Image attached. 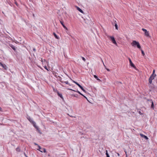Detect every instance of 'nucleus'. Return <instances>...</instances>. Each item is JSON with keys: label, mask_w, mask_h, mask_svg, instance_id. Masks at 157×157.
<instances>
[{"label": "nucleus", "mask_w": 157, "mask_h": 157, "mask_svg": "<svg viewBox=\"0 0 157 157\" xmlns=\"http://www.w3.org/2000/svg\"><path fill=\"white\" fill-rule=\"evenodd\" d=\"M60 23L61 24L63 27L66 29L67 30V27L64 24V22L63 21H60Z\"/></svg>", "instance_id": "obj_11"}, {"label": "nucleus", "mask_w": 157, "mask_h": 157, "mask_svg": "<svg viewBox=\"0 0 157 157\" xmlns=\"http://www.w3.org/2000/svg\"><path fill=\"white\" fill-rule=\"evenodd\" d=\"M33 50L34 52H35L36 51V49L35 48H33Z\"/></svg>", "instance_id": "obj_35"}, {"label": "nucleus", "mask_w": 157, "mask_h": 157, "mask_svg": "<svg viewBox=\"0 0 157 157\" xmlns=\"http://www.w3.org/2000/svg\"><path fill=\"white\" fill-rule=\"evenodd\" d=\"M71 96H73V97H78V94H72Z\"/></svg>", "instance_id": "obj_22"}, {"label": "nucleus", "mask_w": 157, "mask_h": 157, "mask_svg": "<svg viewBox=\"0 0 157 157\" xmlns=\"http://www.w3.org/2000/svg\"><path fill=\"white\" fill-rule=\"evenodd\" d=\"M0 111H2V108L0 107Z\"/></svg>", "instance_id": "obj_40"}, {"label": "nucleus", "mask_w": 157, "mask_h": 157, "mask_svg": "<svg viewBox=\"0 0 157 157\" xmlns=\"http://www.w3.org/2000/svg\"><path fill=\"white\" fill-rule=\"evenodd\" d=\"M0 65L4 69L6 70L7 69V67L5 64H3L0 62Z\"/></svg>", "instance_id": "obj_8"}, {"label": "nucleus", "mask_w": 157, "mask_h": 157, "mask_svg": "<svg viewBox=\"0 0 157 157\" xmlns=\"http://www.w3.org/2000/svg\"><path fill=\"white\" fill-rule=\"evenodd\" d=\"M145 35L147 37L150 36L149 32L148 31H147L146 32H145Z\"/></svg>", "instance_id": "obj_20"}, {"label": "nucleus", "mask_w": 157, "mask_h": 157, "mask_svg": "<svg viewBox=\"0 0 157 157\" xmlns=\"http://www.w3.org/2000/svg\"><path fill=\"white\" fill-rule=\"evenodd\" d=\"M125 153V154H126V157H127V152L126 151H124Z\"/></svg>", "instance_id": "obj_37"}, {"label": "nucleus", "mask_w": 157, "mask_h": 157, "mask_svg": "<svg viewBox=\"0 0 157 157\" xmlns=\"http://www.w3.org/2000/svg\"><path fill=\"white\" fill-rule=\"evenodd\" d=\"M53 75H54V76L55 77H57V74H58L57 73H55V74H53Z\"/></svg>", "instance_id": "obj_29"}, {"label": "nucleus", "mask_w": 157, "mask_h": 157, "mask_svg": "<svg viewBox=\"0 0 157 157\" xmlns=\"http://www.w3.org/2000/svg\"><path fill=\"white\" fill-rule=\"evenodd\" d=\"M67 90H72V91H75V92H76V91L77 90H72V89H67Z\"/></svg>", "instance_id": "obj_30"}, {"label": "nucleus", "mask_w": 157, "mask_h": 157, "mask_svg": "<svg viewBox=\"0 0 157 157\" xmlns=\"http://www.w3.org/2000/svg\"><path fill=\"white\" fill-rule=\"evenodd\" d=\"M115 26L116 28V29H118V26L116 23H115Z\"/></svg>", "instance_id": "obj_23"}, {"label": "nucleus", "mask_w": 157, "mask_h": 157, "mask_svg": "<svg viewBox=\"0 0 157 157\" xmlns=\"http://www.w3.org/2000/svg\"><path fill=\"white\" fill-rule=\"evenodd\" d=\"M33 125L36 129V130L37 131H40V130H39V128L36 125V123H35V124H34V125L33 124Z\"/></svg>", "instance_id": "obj_15"}, {"label": "nucleus", "mask_w": 157, "mask_h": 157, "mask_svg": "<svg viewBox=\"0 0 157 157\" xmlns=\"http://www.w3.org/2000/svg\"><path fill=\"white\" fill-rule=\"evenodd\" d=\"M76 7L77 8V9L78 11H79L81 13H84V12L83 11H82V10L80 8H79V7H78V6H76Z\"/></svg>", "instance_id": "obj_14"}, {"label": "nucleus", "mask_w": 157, "mask_h": 157, "mask_svg": "<svg viewBox=\"0 0 157 157\" xmlns=\"http://www.w3.org/2000/svg\"><path fill=\"white\" fill-rule=\"evenodd\" d=\"M94 78H96L97 80L99 82L101 81V80L99 78H98V77L96 75H94Z\"/></svg>", "instance_id": "obj_19"}, {"label": "nucleus", "mask_w": 157, "mask_h": 157, "mask_svg": "<svg viewBox=\"0 0 157 157\" xmlns=\"http://www.w3.org/2000/svg\"><path fill=\"white\" fill-rule=\"evenodd\" d=\"M128 60H129V63H130V66L133 67L134 68H135V69H136V67L134 65V64L132 63V61H131V59H130V58H128Z\"/></svg>", "instance_id": "obj_5"}, {"label": "nucleus", "mask_w": 157, "mask_h": 157, "mask_svg": "<svg viewBox=\"0 0 157 157\" xmlns=\"http://www.w3.org/2000/svg\"><path fill=\"white\" fill-rule=\"evenodd\" d=\"M16 149L17 151L18 152L20 151V148L18 147H17Z\"/></svg>", "instance_id": "obj_28"}, {"label": "nucleus", "mask_w": 157, "mask_h": 157, "mask_svg": "<svg viewBox=\"0 0 157 157\" xmlns=\"http://www.w3.org/2000/svg\"><path fill=\"white\" fill-rule=\"evenodd\" d=\"M84 98H86V99H87V98L84 95V96H83Z\"/></svg>", "instance_id": "obj_41"}, {"label": "nucleus", "mask_w": 157, "mask_h": 157, "mask_svg": "<svg viewBox=\"0 0 157 157\" xmlns=\"http://www.w3.org/2000/svg\"><path fill=\"white\" fill-rule=\"evenodd\" d=\"M33 125L36 129V130L37 131H40V130H39V128L36 125V123H35V124H34V125L33 124Z\"/></svg>", "instance_id": "obj_16"}, {"label": "nucleus", "mask_w": 157, "mask_h": 157, "mask_svg": "<svg viewBox=\"0 0 157 157\" xmlns=\"http://www.w3.org/2000/svg\"><path fill=\"white\" fill-rule=\"evenodd\" d=\"M106 155V157H109V154H108V151H107V150H106V153H105Z\"/></svg>", "instance_id": "obj_21"}, {"label": "nucleus", "mask_w": 157, "mask_h": 157, "mask_svg": "<svg viewBox=\"0 0 157 157\" xmlns=\"http://www.w3.org/2000/svg\"><path fill=\"white\" fill-rule=\"evenodd\" d=\"M142 30L143 31H144V32H145H145H146L147 31V30L146 29H144V28H143V29H142Z\"/></svg>", "instance_id": "obj_25"}, {"label": "nucleus", "mask_w": 157, "mask_h": 157, "mask_svg": "<svg viewBox=\"0 0 157 157\" xmlns=\"http://www.w3.org/2000/svg\"><path fill=\"white\" fill-rule=\"evenodd\" d=\"M103 64H104V66L105 67V65L104 64V63H103Z\"/></svg>", "instance_id": "obj_47"}, {"label": "nucleus", "mask_w": 157, "mask_h": 157, "mask_svg": "<svg viewBox=\"0 0 157 157\" xmlns=\"http://www.w3.org/2000/svg\"><path fill=\"white\" fill-rule=\"evenodd\" d=\"M24 154L26 157H28V156L26 155L25 153H24Z\"/></svg>", "instance_id": "obj_45"}, {"label": "nucleus", "mask_w": 157, "mask_h": 157, "mask_svg": "<svg viewBox=\"0 0 157 157\" xmlns=\"http://www.w3.org/2000/svg\"><path fill=\"white\" fill-rule=\"evenodd\" d=\"M155 70H153V73H152V75H156L155 74Z\"/></svg>", "instance_id": "obj_31"}, {"label": "nucleus", "mask_w": 157, "mask_h": 157, "mask_svg": "<svg viewBox=\"0 0 157 157\" xmlns=\"http://www.w3.org/2000/svg\"><path fill=\"white\" fill-rule=\"evenodd\" d=\"M34 144L35 145H37V146H38V145H39L38 144H36V143H34Z\"/></svg>", "instance_id": "obj_36"}, {"label": "nucleus", "mask_w": 157, "mask_h": 157, "mask_svg": "<svg viewBox=\"0 0 157 157\" xmlns=\"http://www.w3.org/2000/svg\"><path fill=\"white\" fill-rule=\"evenodd\" d=\"M82 96H83L84 95H83L82 94V93H81V94H80Z\"/></svg>", "instance_id": "obj_44"}, {"label": "nucleus", "mask_w": 157, "mask_h": 157, "mask_svg": "<svg viewBox=\"0 0 157 157\" xmlns=\"http://www.w3.org/2000/svg\"><path fill=\"white\" fill-rule=\"evenodd\" d=\"M27 119L29 120V121L31 123V124L33 125H34V124H35V122L33 120V119L31 118V117L28 116L27 117Z\"/></svg>", "instance_id": "obj_7"}, {"label": "nucleus", "mask_w": 157, "mask_h": 157, "mask_svg": "<svg viewBox=\"0 0 157 157\" xmlns=\"http://www.w3.org/2000/svg\"><path fill=\"white\" fill-rule=\"evenodd\" d=\"M33 17H35V16L34 14H33Z\"/></svg>", "instance_id": "obj_42"}, {"label": "nucleus", "mask_w": 157, "mask_h": 157, "mask_svg": "<svg viewBox=\"0 0 157 157\" xmlns=\"http://www.w3.org/2000/svg\"><path fill=\"white\" fill-rule=\"evenodd\" d=\"M117 155H118V156H119V155H120L118 153H117Z\"/></svg>", "instance_id": "obj_46"}, {"label": "nucleus", "mask_w": 157, "mask_h": 157, "mask_svg": "<svg viewBox=\"0 0 157 157\" xmlns=\"http://www.w3.org/2000/svg\"><path fill=\"white\" fill-rule=\"evenodd\" d=\"M15 4L17 6H18V4L17 3V2H16V1H15Z\"/></svg>", "instance_id": "obj_32"}, {"label": "nucleus", "mask_w": 157, "mask_h": 157, "mask_svg": "<svg viewBox=\"0 0 157 157\" xmlns=\"http://www.w3.org/2000/svg\"><path fill=\"white\" fill-rule=\"evenodd\" d=\"M142 30L143 31H144V32H145H145H146L147 31V30L146 29H144V28H143V29H142Z\"/></svg>", "instance_id": "obj_24"}, {"label": "nucleus", "mask_w": 157, "mask_h": 157, "mask_svg": "<svg viewBox=\"0 0 157 157\" xmlns=\"http://www.w3.org/2000/svg\"><path fill=\"white\" fill-rule=\"evenodd\" d=\"M147 101L150 102V103H151V108H153L154 107V103H153V101H152V100L151 99H147Z\"/></svg>", "instance_id": "obj_9"}, {"label": "nucleus", "mask_w": 157, "mask_h": 157, "mask_svg": "<svg viewBox=\"0 0 157 157\" xmlns=\"http://www.w3.org/2000/svg\"><path fill=\"white\" fill-rule=\"evenodd\" d=\"M109 38H110L111 41H112L113 43L114 44L117 45V44L116 42V41L114 37L113 36H110Z\"/></svg>", "instance_id": "obj_6"}, {"label": "nucleus", "mask_w": 157, "mask_h": 157, "mask_svg": "<svg viewBox=\"0 0 157 157\" xmlns=\"http://www.w3.org/2000/svg\"><path fill=\"white\" fill-rule=\"evenodd\" d=\"M82 96H83L84 95H83L82 94V93H81V94H80Z\"/></svg>", "instance_id": "obj_43"}, {"label": "nucleus", "mask_w": 157, "mask_h": 157, "mask_svg": "<svg viewBox=\"0 0 157 157\" xmlns=\"http://www.w3.org/2000/svg\"><path fill=\"white\" fill-rule=\"evenodd\" d=\"M73 82L75 83V84H76V85H77V83H78L77 82L74 81V80H72Z\"/></svg>", "instance_id": "obj_34"}, {"label": "nucleus", "mask_w": 157, "mask_h": 157, "mask_svg": "<svg viewBox=\"0 0 157 157\" xmlns=\"http://www.w3.org/2000/svg\"><path fill=\"white\" fill-rule=\"evenodd\" d=\"M81 58L85 62L86 61V59H85L83 57L81 56Z\"/></svg>", "instance_id": "obj_27"}, {"label": "nucleus", "mask_w": 157, "mask_h": 157, "mask_svg": "<svg viewBox=\"0 0 157 157\" xmlns=\"http://www.w3.org/2000/svg\"><path fill=\"white\" fill-rule=\"evenodd\" d=\"M53 34L54 36V37L56 38L57 39H59V37H58V36H57V35L56 34V33L54 32L53 33Z\"/></svg>", "instance_id": "obj_18"}, {"label": "nucleus", "mask_w": 157, "mask_h": 157, "mask_svg": "<svg viewBox=\"0 0 157 157\" xmlns=\"http://www.w3.org/2000/svg\"><path fill=\"white\" fill-rule=\"evenodd\" d=\"M10 46L14 51H15L16 48L15 46H14L12 44H10Z\"/></svg>", "instance_id": "obj_17"}, {"label": "nucleus", "mask_w": 157, "mask_h": 157, "mask_svg": "<svg viewBox=\"0 0 157 157\" xmlns=\"http://www.w3.org/2000/svg\"><path fill=\"white\" fill-rule=\"evenodd\" d=\"M140 136H141L143 138H144L146 140H148V137L146 136L143 134H140Z\"/></svg>", "instance_id": "obj_12"}, {"label": "nucleus", "mask_w": 157, "mask_h": 157, "mask_svg": "<svg viewBox=\"0 0 157 157\" xmlns=\"http://www.w3.org/2000/svg\"><path fill=\"white\" fill-rule=\"evenodd\" d=\"M57 94L58 96H59L63 100L64 98L63 97L62 94L59 93L58 91L57 92Z\"/></svg>", "instance_id": "obj_13"}, {"label": "nucleus", "mask_w": 157, "mask_h": 157, "mask_svg": "<svg viewBox=\"0 0 157 157\" xmlns=\"http://www.w3.org/2000/svg\"><path fill=\"white\" fill-rule=\"evenodd\" d=\"M77 85L78 86V87L84 92L86 93V91L85 90L83 87L78 83L77 84Z\"/></svg>", "instance_id": "obj_10"}, {"label": "nucleus", "mask_w": 157, "mask_h": 157, "mask_svg": "<svg viewBox=\"0 0 157 157\" xmlns=\"http://www.w3.org/2000/svg\"><path fill=\"white\" fill-rule=\"evenodd\" d=\"M156 76V75H151L150 76V77L149 78L148 81H149V83L151 84L152 83V81L153 80L154 78Z\"/></svg>", "instance_id": "obj_2"}, {"label": "nucleus", "mask_w": 157, "mask_h": 157, "mask_svg": "<svg viewBox=\"0 0 157 157\" xmlns=\"http://www.w3.org/2000/svg\"><path fill=\"white\" fill-rule=\"evenodd\" d=\"M59 78V80L62 83H65L66 84H67L69 86H71V84L68 82V81H64L62 80V78L59 76H58Z\"/></svg>", "instance_id": "obj_4"}, {"label": "nucleus", "mask_w": 157, "mask_h": 157, "mask_svg": "<svg viewBox=\"0 0 157 157\" xmlns=\"http://www.w3.org/2000/svg\"><path fill=\"white\" fill-rule=\"evenodd\" d=\"M139 113H140V112Z\"/></svg>", "instance_id": "obj_48"}, {"label": "nucleus", "mask_w": 157, "mask_h": 157, "mask_svg": "<svg viewBox=\"0 0 157 157\" xmlns=\"http://www.w3.org/2000/svg\"><path fill=\"white\" fill-rule=\"evenodd\" d=\"M141 51L142 54L143 55V56H144L145 54V53H144V51L143 50H141Z\"/></svg>", "instance_id": "obj_26"}, {"label": "nucleus", "mask_w": 157, "mask_h": 157, "mask_svg": "<svg viewBox=\"0 0 157 157\" xmlns=\"http://www.w3.org/2000/svg\"><path fill=\"white\" fill-rule=\"evenodd\" d=\"M38 148L37 149V150L40 151L42 152H44V153H46V150L45 148H41L39 145H38Z\"/></svg>", "instance_id": "obj_3"}, {"label": "nucleus", "mask_w": 157, "mask_h": 157, "mask_svg": "<svg viewBox=\"0 0 157 157\" xmlns=\"http://www.w3.org/2000/svg\"><path fill=\"white\" fill-rule=\"evenodd\" d=\"M106 69L108 71H110V70L109 69L106 68Z\"/></svg>", "instance_id": "obj_38"}, {"label": "nucleus", "mask_w": 157, "mask_h": 157, "mask_svg": "<svg viewBox=\"0 0 157 157\" xmlns=\"http://www.w3.org/2000/svg\"><path fill=\"white\" fill-rule=\"evenodd\" d=\"M76 92L78 93L79 94H81V93L79 91H78V90H77L76 91Z\"/></svg>", "instance_id": "obj_33"}, {"label": "nucleus", "mask_w": 157, "mask_h": 157, "mask_svg": "<svg viewBox=\"0 0 157 157\" xmlns=\"http://www.w3.org/2000/svg\"><path fill=\"white\" fill-rule=\"evenodd\" d=\"M131 45L133 47L137 46V48L139 49L141 48L140 45L138 42H137L136 40H133L132 42L131 43Z\"/></svg>", "instance_id": "obj_1"}, {"label": "nucleus", "mask_w": 157, "mask_h": 157, "mask_svg": "<svg viewBox=\"0 0 157 157\" xmlns=\"http://www.w3.org/2000/svg\"><path fill=\"white\" fill-rule=\"evenodd\" d=\"M44 67V68H45L46 69V70H48V69H47V67H46V66H45V67Z\"/></svg>", "instance_id": "obj_39"}]
</instances>
